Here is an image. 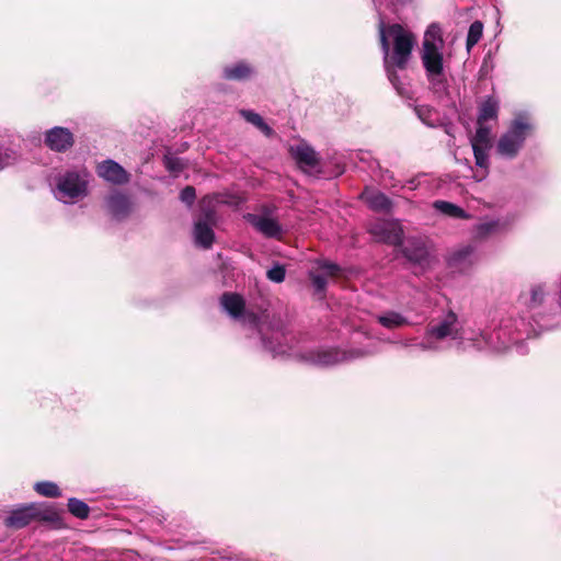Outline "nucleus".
I'll use <instances>...</instances> for the list:
<instances>
[{
	"label": "nucleus",
	"instance_id": "f257e3e1",
	"mask_svg": "<svg viewBox=\"0 0 561 561\" xmlns=\"http://www.w3.org/2000/svg\"><path fill=\"white\" fill-rule=\"evenodd\" d=\"M378 31L387 77L397 92L403 94L405 93V87L398 75V70L405 69L415 44V36L403 25L398 23L386 24L381 19Z\"/></svg>",
	"mask_w": 561,
	"mask_h": 561
},
{
	"label": "nucleus",
	"instance_id": "f03ea898",
	"mask_svg": "<svg viewBox=\"0 0 561 561\" xmlns=\"http://www.w3.org/2000/svg\"><path fill=\"white\" fill-rule=\"evenodd\" d=\"M220 305L231 318L240 319L244 325L257 331L264 351L272 356L286 353L283 347H274V341L284 337V329L279 319L271 318L266 311L261 314L247 311L244 299L236 293H225L220 298Z\"/></svg>",
	"mask_w": 561,
	"mask_h": 561
},
{
	"label": "nucleus",
	"instance_id": "7ed1b4c3",
	"mask_svg": "<svg viewBox=\"0 0 561 561\" xmlns=\"http://www.w3.org/2000/svg\"><path fill=\"white\" fill-rule=\"evenodd\" d=\"M471 332L463 328V321L454 310H443L426 327L419 346L420 352L436 353L446 348V342H454L459 350L470 348Z\"/></svg>",
	"mask_w": 561,
	"mask_h": 561
},
{
	"label": "nucleus",
	"instance_id": "20e7f679",
	"mask_svg": "<svg viewBox=\"0 0 561 561\" xmlns=\"http://www.w3.org/2000/svg\"><path fill=\"white\" fill-rule=\"evenodd\" d=\"M444 49L442 27L437 23H432L424 33L420 58L430 88L437 94H445L448 89V59L444 55Z\"/></svg>",
	"mask_w": 561,
	"mask_h": 561
},
{
	"label": "nucleus",
	"instance_id": "39448f33",
	"mask_svg": "<svg viewBox=\"0 0 561 561\" xmlns=\"http://www.w3.org/2000/svg\"><path fill=\"white\" fill-rule=\"evenodd\" d=\"M275 348L283 347L286 350L285 354L276 355L275 357H294L309 365L322 368L332 367L346 360L359 358L370 354L368 351L352 350L346 352L331 346H318L307 350L304 353H297L293 350V346L288 344V339L285 333L284 337H278V340H275Z\"/></svg>",
	"mask_w": 561,
	"mask_h": 561
},
{
	"label": "nucleus",
	"instance_id": "423d86ee",
	"mask_svg": "<svg viewBox=\"0 0 561 561\" xmlns=\"http://www.w3.org/2000/svg\"><path fill=\"white\" fill-rule=\"evenodd\" d=\"M535 123L526 112L515 114L507 129L500 136L496 142V153L506 160L515 159L523 149L525 141L533 136Z\"/></svg>",
	"mask_w": 561,
	"mask_h": 561
},
{
	"label": "nucleus",
	"instance_id": "0eeeda50",
	"mask_svg": "<svg viewBox=\"0 0 561 561\" xmlns=\"http://www.w3.org/2000/svg\"><path fill=\"white\" fill-rule=\"evenodd\" d=\"M519 323L524 325L523 321H514L515 331L512 330V320H506L493 331L471 332L470 347L476 350H492L495 352H503L516 344L523 339L524 334L519 328Z\"/></svg>",
	"mask_w": 561,
	"mask_h": 561
},
{
	"label": "nucleus",
	"instance_id": "6e6552de",
	"mask_svg": "<svg viewBox=\"0 0 561 561\" xmlns=\"http://www.w3.org/2000/svg\"><path fill=\"white\" fill-rule=\"evenodd\" d=\"M91 173L87 168H75L60 173L56 179L55 197L65 204H75L89 194Z\"/></svg>",
	"mask_w": 561,
	"mask_h": 561
},
{
	"label": "nucleus",
	"instance_id": "1a4fd4ad",
	"mask_svg": "<svg viewBox=\"0 0 561 561\" xmlns=\"http://www.w3.org/2000/svg\"><path fill=\"white\" fill-rule=\"evenodd\" d=\"M51 515L53 514L43 511L41 505L32 503L13 510L10 515L5 517L4 524L10 528L20 529L37 518L53 520Z\"/></svg>",
	"mask_w": 561,
	"mask_h": 561
},
{
	"label": "nucleus",
	"instance_id": "9d476101",
	"mask_svg": "<svg viewBox=\"0 0 561 561\" xmlns=\"http://www.w3.org/2000/svg\"><path fill=\"white\" fill-rule=\"evenodd\" d=\"M511 226L512 219L508 217H485L472 227V238L476 241H484L507 232Z\"/></svg>",
	"mask_w": 561,
	"mask_h": 561
},
{
	"label": "nucleus",
	"instance_id": "9b49d317",
	"mask_svg": "<svg viewBox=\"0 0 561 561\" xmlns=\"http://www.w3.org/2000/svg\"><path fill=\"white\" fill-rule=\"evenodd\" d=\"M369 233L378 241L398 245L402 242L403 230L397 220L379 219L369 227Z\"/></svg>",
	"mask_w": 561,
	"mask_h": 561
},
{
	"label": "nucleus",
	"instance_id": "f8f14e48",
	"mask_svg": "<svg viewBox=\"0 0 561 561\" xmlns=\"http://www.w3.org/2000/svg\"><path fill=\"white\" fill-rule=\"evenodd\" d=\"M73 144V134L66 127L55 126L45 133V145L53 151L66 152Z\"/></svg>",
	"mask_w": 561,
	"mask_h": 561
},
{
	"label": "nucleus",
	"instance_id": "ddd939ff",
	"mask_svg": "<svg viewBox=\"0 0 561 561\" xmlns=\"http://www.w3.org/2000/svg\"><path fill=\"white\" fill-rule=\"evenodd\" d=\"M98 175L106 182L122 185L129 181L127 171L114 160H105L96 167Z\"/></svg>",
	"mask_w": 561,
	"mask_h": 561
},
{
	"label": "nucleus",
	"instance_id": "4468645a",
	"mask_svg": "<svg viewBox=\"0 0 561 561\" xmlns=\"http://www.w3.org/2000/svg\"><path fill=\"white\" fill-rule=\"evenodd\" d=\"M479 260L477 247L473 244H466L459 247L449 256V265L460 272L466 271Z\"/></svg>",
	"mask_w": 561,
	"mask_h": 561
},
{
	"label": "nucleus",
	"instance_id": "2eb2a0df",
	"mask_svg": "<svg viewBox=\"0 0 561 561\" xmlns=\"http://www.w3.org/2000/svg\"><path fill=\"white\" fill-rule=\"evenodd\" d=\"M248 222H250L259 232L267 238H277L282 233L279 224L267 216L248 214L245 216Z\"/></svg>",
	"mask_w": 561,
	"mask_h": 561
},
{
	"label": "nucleus",
	"instance_id": "dca6fc26",
	"mask_svg": "<svg viewBox=\"0 0 561 561\" xmlns=\"http://www.w3.org/2000/svg\"><path fill=\"white\" fill-rule=\"evenodd\" d=\"M214 214L209 211L206 214L205 220H198L194 225L193 236L195 243L203 249H209L215 239V233L208 221H213Z\"/></svg>",
	"mask_w": 561,
	"mask_h": 561
},
{
	"label": "nucleus",
	"instance_id": "f3484780",
	"mask_svg": "<svg viewBox=\"0 0 561 561\" xmlns=\"http://www.w3.org/2000/svg\"><path fill=\"white\" fill-rule=\"evenodd\" d=\"M368 207L374 211L389 213L392 208L391 199L380 191L366 187L359 195Z\"/></svg>",
	"mask_w": 561,
	"mask_h": 561
},
{
	"label": "nucleus",
	"instance_id": "a211bd4d",
	"mask_svg": "<svg viewBox=\"0 0 561 561\" xmlns=\"http://www.w3.org/2000/svg\"><path fill=\"white\" fill-rule=\"evenodd\" d=\"M108 213L116 219L126 217L130 210V202L127 195L114 192L106 198Z\"/></svg>",
	"mask_w": 561,
	"mask_h": 561
},
{
	"label": "nucleus",
	"instance_id": "6ab92c4d",
	"mask_svg": "<svg viewBox=\"0 0 561 561\" xmlns=\"http://www.w3.org/2000/svg\"><path fill=\"white\" fill-rule=\"evenodd\" d=\"M320 268L322 271V274L317 273H310V279L312 282V286L316 290V293H323L325 290L327 284H328V277L334 276L340 271V267L330 262H321Z\"/></svg>",
	"mask_w": 561,
	"mask_h": 561
},
{
	"label": "nucleus",
	"instance_id": "aec40b11",
	"mask_svg": "<svg viewBox=\"0 0 561 561\" xmlns=\"http://www.w3.org/2000/svg\"><path fill=\"white\" fill-rule=\"evenodd\" d=\"M293 153L297 163L304 170H313L318 165L316 151L307 145L297 146L293 149Z\"/></svg>",
	"mask_w": 561,
	"mask_h": 561
},
{
	"label": "nucleus",
	"instance_id": "412c9836",
	"mask_svg": "<svg viewBox=\"0 0 561 561\" xmlns=\"http://www.w3.org/2000/svg\"><path fill=\"white\" fill-rule=\"evenodd\" d=\"M253 73V68L244 61H238L224 68V78L227 80L242 81L249 79Z\"/></svg>",
	"mask_w": 561,
	"mask_h": 561
},
{
	"label": "nucleus",
	"instance_id": "4be33fe9",
	"mask_svg": "<svg viewBox=\"0 0 561 561\" xmlns=\"http://www.w3.org/2000/svg\"><path fill=\"white\" fill-rule=\"evenodd\" d=\"M499 108V101L489 96L479 106L477 123L486 124L489 121L495 122L497 119Z\"/></svg>",
	"mask_w": 561,
	"mask_h": 561
},
{
	"label": "nucleus",
	"instance_id": "5701e85b",
	"mask_svg": "<svg viewBox=\"0 0 561 561\" xmlns=\"http://www.w3.org/2000/svg\"><path fill=\"white\" fill-rule=\"evenodd\" d=\"M404 256L415 263H422L427 257V250L420 240H408L403 247Z\"/></svg>",
	"mask_w": 561,
	"mask_h": 561
},
{
	"label": "nucleus",
	"instance_id": "b1692460",
	"mask_svg": "<svg viewBox=\"0 0 561 561\" xmlns=\"http://www.w3.org/2000/svg\"><path fill=\"white\" fill-rule=\"evenodd\" d=\"M378 322L386 329H398L410 325L411 322L407 317L397 311H386L378 316Z\"/></svg>",
	"mask_w": 561,
	"mask_h": 561
},
{
	"label": "nucleus",
	"instance_id": "393cba45",
	"mask_svg": "<svg viewBox=\"0 0 561 561\" xmlns=\"http://www.w3.org/2000/svg\"><path fill=\"white\" fill-rule=\"evenodd\" d=\"M433 207L451 218H459V219H468L470 218V215L467 214L461 207L457 206L456 204H453L450 202L446 201H435L433 204Z\"/></svg>",
	"mask_w": 561,
	"mask_h": 561
},
{
	"label": "nucleus",
	"instance_id": "a878e982",
	"mask_svg": "<svg viewBox=\"0 0 561 561\" xmlns=\"http://www.w3.org/2000/svg\"><path fill=\"white\" fill-rule=\"evenodd\" d=\"M239 113L248 123L254 125L264 135L271 136L273 134V129L264 122L260 114L251 110H240Z\"/></svg>",
	"mask_w": 561,
	"mask_h": 561
},
{
	"label": "nucleus",
	"instance_id": "bb28decb",
	"mask_svg": "<svg viewBox=\"0 0 561 561\" xmlns=\"http://www.w3.org/2000/svg\"><path fill=\"white\" fill-rule=\"evenodd\" d=\"M34 490L42 496L45 497H59L61 496V491L59 486L51 481H39L34 484Z\"/></svg>",
	"mask_w": 561,
	"mask_h": 561
},
{
	"label": "nucleus",
	"instance_id": "cd10ccee",
	"mask_svg": "<svg viewBox=\"0 0 561 561\" xmlns=\"http://www.w3.org/2000/svg\"><path fill=\"white\" fill-rule=\"evenodd\" d=\"M68 511L77 518L87 519L90 514V508L83 501L70 497L68 500Z\"/></svg>",
	"mask_w": 561,
	"mask_h": 561
},
{
	"label": "nucleus",
	"instance_id": "c85d7f7f",
	"mask_svg": "<svg viewBox=\"0 0 561 561\" xmlns=\"http://www.w3.org/2000/svg\"><path fill=\"white\" fill-rule=\"evenodd\" d=\"M483 33V24L480 21H474L470 26L467 35L466 46L470 50L481 39Z\"/></svg>",
	"mask_w": 561,
	"mask_h": 561
},
{
	"label": "nucleus",
	"instance_id": "c756f323",
	"mask_svg": "<svg viewBox=\"0 0 561 561\" xmlns=\"http://www.w3.org/2000/svg\"><path fill=\"white\" fill-rule=\"evenodd\" d=\"M473 156L476 160V164L481 169H488L489 165V149L488 145H476L471 144Z\"/></svg>",
	"mask_w": 561,
	"mask_h": 561
},
{
	"label": "nucleus",
	"instance_id": "7c9ffc66",
	"mask_svg": "<svg viewBox=\"0 0 561 561\" xmlns=\"http://www.w3.org/2000/svg\"><path fill=\"white\" fill-rule=\"evenodd\" d=\"M491 126L486 124L477 123L476 134L471 137L470 142L476 145L490 146Z\"/></svg>",
	"mask_w": 561,
	"mask_h": 561
},
{
	"label": "nucleus",
	"instance_id": "2f4dec72",
	"mask_svg": "<svg viewBox=\"0 0 561 561\" xmlns=\"http://www.w3.org/2000/svg\"><path fill=\"white\" fill-rule=\"evenodd\" d=\"M546 294H547V290L545 288V285H542V284L533 285L530 288V293H529V300H527L528 306L530 308L540 306L543 302Z\"/></svg>",
	"mask_w": 561,
	"mask_h": 561
},
{
	"label": "nucleus",
	"instance_id": "473e14b6",
	"mask_svg": "<svg viewBox=\"0 0 561 561\" xmlns=\"http://www.w3.org/2000/svg\"><path fill=\"white\" fill-rule=\"evenodd\" d=\"M164 167L167 168L168 171H170L174 175H178L179 172L182 171L184 164L180 158H176L173 156H165L164 157Z\"/></svg>",
	"mask_w": 561,
	"mask_h": 561
},
{
	"label": "nucleus",
	"instance_id": "72a5a7b5",
	"mask_svg": "<svg viewBox=\"0 0 561 561\" xmlns=\"http://www.w3.org/2000/svg\"><path fill=\"white\" fill-rule=\"evenodd\" d=\"M266 276L274 283H282L285 279L286 271L283 265L276 264L267 271Z\"/></svg>",
	"mask_w": 561,
	"mask_h": 561
},
{
	"label": "nucleus",
	"instance_id": "f704fd0d",
	"mask_svg": "<svg viewBox=\"0 0 561 561\" xmlns=\"http://www.w3.org/2000/svg\"><path fill=\"white\" fill-rule=\"evenodd\" d=\"M18 159V154L12 150L0 151V170L12 164Z\"/></svg>",
	"mask_w": 561,
	"mask_h": 561
},
{
	"label": "nucleus",
	"instance_id": "c9c22d12",
	"mask_svg": "<svg viewBox=\"0 0 561 561\" xmlns=\"http://www.w3.org/2000/svg\"><path fill=\"white\" fill-rule=\"evenodd\" d=\"M195 188L193 186H186L181 191L180 198L183 203L191 205L195 199Z\"/></svg>",
	"mask_w": 561,
	"mask_h": 561
},
{
	"label": "nucleus",
	"instance_id": "e433bc0d",
	"mask_svg": "<svg viewBox=\"0 0 561 561\" xmlns=\"http://www.w3.org/2000/svg\"><path fill=\"white\" fill-rule=\"evenodd\" d=\"M421 341H419L416 337H405L399 342V344L404 348H416L420 351V344Z\"/></svg>",
	"mask_w": 561,
	"mask_h": 561
},
{
	"label": "nucleus",
	"instance_id": "4c0bfd02",
	"mask_svg": "<svg viewBox=\"0 0 561 561\" xmlns=\"http://www.w3.org/2000/svg\"><path fill=\"white\" fill-rule=\"evenodd\" d=\"M393 7H407L413 3L414 0H388Z\"/></svg>",
	"mask_w": 561,
	"mask_h": 561
},
{
	"label": "nucleus",
	"instance_id": "58836bf2",
	"mask_svg": "<svg viewBox=\"0 0 561 561\" xmlns=\"http://www.w3.org/2000/svg\"><path fill=\"white\" fill-rule=\"evenodd\" d=\"M408 187L410 190H415L417 187V184H416V180H410L408 183H407Z\"/></svg>",
	"mask_w": 561,
	"mask_h": 561
}]
</instances>
